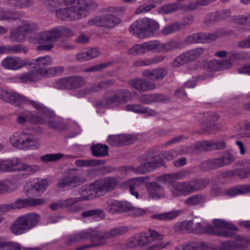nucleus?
<instances>
[{"label":"nucleus","mask_w":250,"mask_h":250,"mask_svg":"<svg viewBox=\"0 0 250 250\" xmlns=\"http://www.w3.org/2000/svg\"><path fill=\"white\" fill-rule=\"evenodd\" d=\"M70 7L61 8L56 11L57 17L62 21H73L85 17L90 8V3L86 0H69Z\"/></svg>","instance_id":"1"},{"label":"nucleus","mask_w":250,"mask_h":250,"mask_svg":"<svg viewBox=\"0 0 250 250\" xmlns=\"http://www.w3.org/2000/svg\"><path fill=\"white\" fill-rule=\"evenodd\" d=\"M62 35L71 37L74 35V33L68 28L59 26L38 33L36 38L41 45L37 47V49L39 51L50 50L54 46V43Z\"/></svg>","instance_id":"2"},{"label":"nucleus","mask_w":250,"mask_h":250,"mask_svg":"<svg viewBox=\"0 0 250 250\" xmlns=\"http://www.w3.org/2000/svg\"><path fill=\"white\" fill-rule=\"evenodd\" d=\"M0 98L18 107H20L23 104H30L37 109L39 114L44 117L54 118L55 117L54 112L49 110L42 104L36 101L30 100L28 98L17 93H10L2 90L0 94Z\"/></svg>","instance_id":"3"},{"label":"nucleus","mask_w":250,"mask_h":250,"mask_svg":"<svg viewBox=\"0 0 250 250\" xmlns=\"http://www.w3.org/2000/svg\"><path fill=\"white\" fill-rule=\"evenodd\" d=\"M209 181L206 178H195L186 182H176L170 187L173 196L187 195L205 188Z\"/></svg>","instance_id":"4"},{"label":"nucleus","mask_w":250,"mask_h":250,"mask_svg":"<svg viewBox=\"0 0 250 250\" xmlns=\"http://www.w3.org/2000/svg\"><path fill=\"white\" fill-rule=\"evenodd\" d=\"M11 144L15 147L22 150L37 149L40 147L39 139L31 134L24 132H16L9 138Z\"/></svg>","instance_id":"5"},{"label":"nucleus","mask_w":250,"mask_h":250,"mask_svg":"<svg viewBox=\"0 0 250 250\" xmlns=\"http://www.w3.org/2000/svg\"><path fill=\"white\" fill-rule=\"evenodd\" d=\"M118 184V180L114 177H107L96 180L91 183L88 188H85L87 194L94 192L98 195L104 194L113 191Z\"/></svg>","instance_id":"6"},{"label":"nucleus","mask_w":250,"mask_h":250,"mask_svg":"<svg viewBox=\"0 0 250 250\" xmlns=\"http://www.w3.org/2000/svg\"><path fill=\"white\" fill-rule=\"evenodd\" d=\"M213 224V226L208 225L203 223V229L204 230L203 231V234L206 233L210 234H215L223 237H229L231 236L232 234L231 231L225 229L219 230L218 229L221 228L233 231H237L238 230L236 226L223 220H214Z\"/></svg>","instance_id":"7"},{"label":"nucleus","mask_w":250,"mask_h":250,"mask_svg":"<svg viewBox=\"0 0 250 250\" xmlns=\"http://www.w3.org/2000/svg\"><path fill=\"white\" fill-rule=\"evenodd\" d=\"M76 168L70 169L66 171L59 180L58 186L60 188H76L84 183V178L76 174Z\"/></svg>","instance_id":"8"},{"label":"nucleus","mask_w":250,"mask_h":250,"mask_svg":"<svg viewBox=\"0 0 250 250\" xmlns=\"http://www.w3.org/2000/svg\"><path fill=\"white\" fill-rule=\"evenodd\" d=\"M84 79L79 76H72L59 79L56 83V87L61 89L73 90L85 85Z\"/></svg>","instance_id":"9"},{"label":"nucleus","mask_w":250,"mask_h":250,"mask_svg":"<svg viewBox=\"0 0 250 250\" xmlns=\"http://www.w3.org/2000/svg\"><path fill=\"white\" fill-rule=\"evenodd\" d=\"M174 230L178 233H191L195 234H202L203 223L197 222L194 220L184 221L174 226Z\"/></svg>","instance_id":"10"},{"label":"nucleus","mask_w":250,"mask_h":250,"mask_svg":"<svg viewBox=\"0 0 250 250\" xmlns=\"http://www.w3.org/2000/svg\"><path fill=\"white\" fill-rule=\"evenodd\" d=\"M120 22V19L112 14H104L89 19L88 24L89 25L113 28Z\"/></svg>","instance_id":"11"},{"label":"nucleus","mask_w":250,"mask_h":250,"mask_svg":"<svg viewBox=\"0 0 250 250\" xmlns=\"http://www.w3.org/2000/svg\"><path fill=\"white\" fill-rule=\"evenodd\" d=\"M238 54L229 55L228 59L219 60H211L207 62L205 65V68L208 71L213 72L221 71L229 68L232 65V62L238 58Z\"/></svg>","instance_id":"12"},{"label":"nucleus","mask_w":250,"mask_h":250,"mask_svg":"<svg viewBox=\"0 0 250 250\" xmlns=\"http://www.w3.org/2000/svg\"><path fill=\"white\" fill-rule=\"evenodd\" d=\"M131 93L126 89H116L114 91L113 96L106 97V104L108 107L118 106L121 103H126L131 99Z\"/></svg>","instance_id":"13"},{"label":"nucleus","mask_w":250,"mask_h":250,"mask_svg":"<svg viewBox=\"0 0 250 250\" xmlns=\"http://www.w3.org/2000/svg\"><path fill=\"white\" fill-rule=\"evenodd\" d=\"M96 236L95 229H90L82 230L77 233L67 236L65 240V245L70 246L76 244H78L89 238H94Z\"/></svg>","instance_id":"14"},{"label":"nucleus","mask_w":250,"mask_h":250,"mask_svg":"<svg viewBox=\"0 0 250 250\" xmlns=\"http://www.w3.org/2000/svg\"><path fill=\"white\" fill-rule=\"evenodd\" d=\"M127 231L128 228L125 226H120L113 228L109 231L103 232L95 229L96 232V236H95L98 237V239H100V242L97 245H104L105 244V240L124 235Z\"/></svg>","instance_id":"15"},{"label":"nucleus","mask_w":250,"mask_h":250,"mask_svg":"<svg viewBox=\"0 0 250 250\" xmlns=\"http://www.w3.org/2000/svg\"><path fill=\"white\" fill-rule=\"evenodd\" d=\"M137 138L130 134L111 135L107 138L108 143L113 146L121 147L134 143Z\"/></svg>","instance_id":"16"},{"label":"nucleus","mask_w":250,"mask_h":250,"mask_svg":"<svg viewBox=\"0 0 250 250\" xmlns=\"http://www.w3.org/2000/svg\"><path fill=\"white\" fill-rule=\"evenodd\" d=\"M218 38L216 33H198L187 37L185 40L187 44L210 42Z\"/></svg>","instance_id":"17"},{"label":"nucleus","mask_w":250,"mask_h":250,"mask_svg":"<svg viewBox=\"0 0 250 250\" xmlns=\"http://www.w3.org/2000/svg\"><path fill=\"white\" fill-rule=\"evenodd\" d=\"M45 200L42 198H29L24 199H18L11 203L13 209H21L28 207H34L43 205Z\"/></svg>","instance_id":"18"},{"label":"nucleus","mask_w":250,"mask_h":250,"mask_svg":"<svg viewBox=\"0 0 250 250\" xmlns=\"http://www.w3.org/2000/svg\"><path fill=\"white\" fill-rule=\"evenodd\" d=\"M32 64L29 63L28 61L23 60L21 58L12 57L6 58L1 62L2 65L4 68L11 70L19 69L27 65L32 66Z\"/></svg>","instance_id":"19"},{"label":"nucleus","mask_w":250,"mask_h":250,"mask_svg":"<svg viewBox=\"0 0 250 250\" xmlns=\"http://www.w3.org/2000/svg\"><path fill=\"white\" fill-rule=\"evenodd\" d=\"M183 46V43L178 41L171 40L163 43L158 41L157 53H167L182 48Z\"/></svg>","instance_id":"20"},{"label":"nucleus","mask_w":250,"mask_h":250,"mask_svg":"<svg viewBox=\"0 0 250 250\" xmlns=\"http://www.w3.org/2000/svg\"><path fill=\"white\" fill-rule=\"evenodd\" d=\"M167 74V70L163 67H158L152 70H145L143 75L149 78L153 82L162 80Z\"/></svg>","instance_id":"21"},{"label":"nucleus","mask_w":250,"mask_h":250,"mask_svg":"<svg viewBox=\"0 0 250 250\" xmlns=\"http://www.w3.org/2000/svg\"><path fill=\"white\" fill-rule=\"evenodd\" d=\"M144 36L150 37L157 33L159 29V24L155 21L149 18L143 19Z\"/></svg>","instance_id":"22"},{"label":"nucleus","mask_w":250,"mask_h":250,"mask_svg":"<svg viewBox=\"0 0 250 250\" xmlns=\"http://www.w3.org/2000/svg\"><path fill=\"white\" fill-rule=\"evenodd\" d=\"M85 187H83L81 197L76 198L70 197L64 200H62L63 208H67V209L69 207H71V206L75 205L80 201L88 200L93 199L95 197V195L92 193L87 194L85 190Z\"/></svg>","instance_id":"23"},{"label":"nucleus","mask_w":250,"mask_h":250,"mask_svg":"<svg viewBox=\"0 0 250 250\" xmlns=\"http://www.w3.org/2000/svg\"><path fill=\"white\" fill-rule=\"evenodd\" d=\"M146 188L150 198L158 199L165 196L163 188L155 182L147 183Z\"/></svg>","instance_id":"24"},{"label":"nucleus","mask_w":250,"mask_h":250,"mask_svg":"<svg viewBox=\"0 0 250 250\" xmlns=\"http://www.w3.org/2000/svg\"><path fill=\"white\" fill-rule=\"evenodd\" d=\"M167 98L162 94H143L140 96L139 98V101L143 104H150L153 103H158L164 102Z\"/></svg>","instance_id":"25"},{"label":"nucleus","mask_w":250,"mask_h":250,"mask_svg":"<svg viewBox=\"0 0 250 250\" xmlns=\"http://www.w3.org/2000/svg\"><path fill=\"white\" fill-rule=\"evenodd\" d=\"M234 160L235 157L230 155L211 159L212 168L214 169L223 167L232 163Z\"/></svg>","instance_id":"26"},{"label":"nucleus","mask_w":250,"mask_h":250,"mask_svg":"<svg viewBox=\"0 0 250 250\" xmlns=\"http://www.w3.org/2000/svg\"><path fill=\"white\" fill-rule=\"evenodd\" d=\"M29 230L35 227L40 221V216L35 213H30L20 216Z\"/></svg>","instance_id":"27"},{"label":"nucleus","mask_w":250,"mask_h":250,"mask_svg":"<svg viewBox=\"0 0 250 250\" xmlns=\"http://www.w3.org/2000/svg\"><path fill=\"white\" fill-rule=\"evenodd\" d=\"M186 171H181L170 174L162 175L158 178V180L161 182H165L172 185L177 180L183 178L186 175Z\"/></svg>","instance_id":"28"},{"label":"nucleus","mask_w":250,"mask_h":250,"mask_svg":"<svg viewBox=\"0 0 250 250\" xmlns=\"http://www.w3.org/2000/svg\"><path fill=\"white\" fill-rule=\"evenodd\" d=\"M176 250H207L208 246L203 242H192L187 244L180 245L176 247Z\"/></svg>","instance_id":"29"},{"label":"nucleus","mask_w":250,"mask_h":250,"mask_svg":"<svg viewBox=\"0 0 250 250\" xmlns=\"http://www.w3.org/2000/svg\"><path fill=\"white\" fill-rule=\"evenodd\" d=\"M39 71V69L29 71L20 76L19 79L23 83L36 82L41 79V75H40Z\"/></svg>","instance_id":"30"},{"label":"nucleus","mask_w":250,"mask_h":250,"mask_svg":"<svg viewBox=\"0 0 250 250\" xmlns=\"http://www.w3.org/2000/svg\"><path fill=\"white\" fill-rule=\"evenodd\" d=\"M10 230L15 235H20L29 230L20 216L11 225Z\"/></svg>","instance_id":"31"},{"label":"nucleus","mask_w":250,"mask_h":250,"mask_svg":"<svg viewBox=\"0 0 250 250\" xmlns=\"http://www.w3.org/2000/svg\"><path fill=\"white\" fill-rule=\"evenodd\" d=\"M145 179V177L136 178L128 180L125 183L126 187L129 188L130 193L134 195L136 198L139 197V195L138 192L135 190V188L143 184Z\"/></svg>","instance_id":"32"},{"label":"nucleus","mask_w":250,"mask_h":250,"mask_svg":"<svg viewBox=\"0 0 250 250\" xmlns=\"http://www.w3.org/2000/svg\"><path fill=\"white\" fill-rule=\"evenodd\" d=\"M250 192V185H240L226 191V193L229 196H234L239 194H244Z\"/></svg>","instance_id":"33"},{"label":"nucleus","mask_w":250,"mask_h":250,"mask_svg":"<svg viewBox=\"0 0 250 250\" xmlns=\"http://www.w3.org/2000/svg\"><path fill=\"white\" fill-rule=\"evenodd\" d=\"M92 155L96 157H103L108 155V147L105 145L97 144L90 146Z\"/></svg>","instance_id":"34"},{"label":"nucleus","mask_w":250,"mask_h":250,"mask_svg":"<svg viewBox=\"0 0 250 250\" xmlns=\"http://www.w3.org/2000/svg\"><path fill=\"white\" fill-rule=\"evenodd\" d=\"M180 210H173L160 214H152L150 218L159 221H168L174 219L180 214Z\"/></svg>","instance_id":"35"},{"label":"nucleus","mask_w":250,"mask_h":250,"mask_svg":"<svg viewBox=\"0 0 250 250\" xmlns=\"http://www.w3.org/2000/svg\"><path fill=\"white\" fill-rule=\"evenodd\" d=\"M206 196L203 194H198L191 195L185 201V205L188 207L195 206L203 204L206 201Z\"/></svg>","instance_id":"36"},{"label":"nucleus","mask_w":250,"mask_h":250,"mask_svg":"<svg viewBox=\"0 0 250 250\" xmlns=\"http://www.w3.org/2000/svg\"><path fill=\"white\" fill-rule=\"evenodd\" d=\"M225 147V143L223 142H215L213 144H209L207 142L197 143L195 148L201 150H208L211 148L215 149H222Z\"/></svg>","instance_id":"37"},{"label":"nucleus","mask_w":250,"mask_h":250,"mask_svg":"<svg viewBox=\"0 0 250 250\" xmlns=\"http://www.w3.org/2000/svg\"><path fill=\"white\" fill-rule=\"evenodd\" d=\"M52 62L51 57L46 55L43 57H41L36 59L34 62H30L29 63H33L32 67H37V69H46V66L51 65Z\"/></svg>","instance_id":"38"},{"label":"nucleus","mask_w":250,"mask_h":250,"mask_svg":"<svg viewBox=\"0 0 250 250\" xmlns=\"http://www.w3.org/2000/svg\"><path fill=\"white\" fill-rule=\"evenodd\" d=\"M143 19L134 22L129 27V30L131 33L136 35L138 38L144 37Z\"/></svg>","instance_id":"39"},{"label":"nucleus","mask_w":250,"mask_h":250,"mask_svg":"<svg viewBox=\"0 0 250 250\" xmlns=\"http://www.w3.org/2000/svg\"><path fill=\"white\" fill-rule=\"evenodd\" d=\"M104 160L87 159V160H77L75 161V165L79 167H95L99 165H103L105 163Z\"/></svg>","instance_id":"40"},{"label":"nucleus","mask_w":250,"mask_h":250,"mask_svg":"<svg viewBox=\"0 0 250 250\" xmlns=\"http://www.w3.org/2000/svg\"><path fill=\"white\" fill-rule=\"evenodd\" d=\"M181 9L180 5L176 3H169L161 6L158 12L161 14H168Z\"/></svg>","instance_id":"41"},{"label":"nucleus","mask_w":250,"mask_h":250,"mask_svg":"<svg viewBox=\"0 0 250 250\" xmlns=\"http://www.w3.org/2000/svg\"><path fill=\"white\" fill-rule=\"evenodd\" d=\"M26 34L20 26L10 31L9 38L13 41L22 42L24 40Z\"/></svg>","instance_id":"42"},{"label":"nucleus","mask_w":250,"mask_h":250,"mask_svg":"<svg viewBox=\"0 0 250 250\" xmlns=\"http://www.w3.org/2000/svg\"><path fill=\"white\" fill-rule=\"evenodd\" d=\"M20 26L26 35L38 29V26L36 23L29 21H23Z\"/></svg>","instance_id":"43"},{"label":"nucleus","mask_w":250,"mask_h":250,"mask_svg":"<svg viewBox=\"0 0 250 250\" xmlns=\"http://www.w3.org/2000/svg\"><path fill=\"white\" fill-rule=\"evenodd\" d=\"M204 52L203 48H197L185 52L188 61H193L201 56Z\"/></svg>","instance_id":"44"},{"label":"nucleus","mask_w":250,"mask_h":250,"mask_svg":"<svg viewBox=\"0 0 250 250\" xmlns=\"http://www.w3.org/2000/svg\"><path fill=\"white\" fill-rule=\"evenodd\" d=\"M2 21H16L20 18L21 15L17 12L2 9Z\"/></svg>","instance_id":"45"},{"label":"nucleus","mask_w":250,"mask_h":250,"mask_svg":"<svg viewBox=\"0 0 250 250\" xmlns=\"http://www.w3.org/2000/svg\"><path fill=\"white\" fill-rule=\"evenodd\" d=\"M152 162L146 160V162L139 166V174H143L147 172L152 171L157 168L155 165H153Z\"/></svg>","instance_id":"46"},{"label":"nucleus","mask_w":250,"mask_h":250,"mask_svg":"<svg viewBox=\"0 0 250 250\" xmlns=\"http://www.w3.org/2000/svg\"><path fill=\"white\" fill-rule=\"evenodd\" d=\"M181 23L178 22H176L172 24L167 25L162 30L161 33L164 35H167L170 33L177 32L181 30Z\"/></svg>","instance_id":"47"},{"label":"nucleus","mask_w":250,"mask_h":250,"mask_svg":"<svg viewBox=\"0 0 250 250\" xmlns=\"http://www.w3.org/2000/svg\"><path fill=\"white\" fill-rule=\"evenodd\" d=\"M133 210L136 214L143 215L145 214V211L142 209L133 208L131 204L120 202V212H126Z\"/></svg>","instance_id":"48"},{"label":"nucleus","mask_w":250,"mask_h":250,"mask_svg":"<svg viewBox=\"0 0 250 250\" xmlns=\"http://www.w3.org/2000/svg\"><path fill=\"white\" fill-rule=\"evenodd\" d=\"M7 46V53H21L24 54L28 52V48L25 46L18 44L13 46L8 45Z\"/></svg>","instance_id":"49"},{"label":"nucleus","mask_w":250,"mask_h":250,"mask_svg":"<svg viewBox=\"0 0 250 250\" xmlns=\"http://www.w3.org/2000/svg\"><path fill=\"white\" fill-rule=\"evenodd\" d=\"M0 248H6V250H21V245L16 242H3L0 237Z\"/></svg>","instance_id":"50"},{"label":"nucleus","mask_w":250,"mask_h":250,"mask_svg":"<svg viewBox=\"0 0 250 250\" xmlns=\"http://www.w3.org/2000/svg\"><path fill=\"white\" fill-rule=\"evenodd\" d=\"M108 207L107 210L111 214L120 212V202L116 200H110L107 202Z\"/></svg>","instance_id":"51"},{"label":"nucleus","mask_w":250,"mask_h":250,"mask_svg":"<svg viewBox=\"0 0 250 250\" xmlns=\"http://www.w3.org/2000/svg\"><path fill=\"white\" fill-rule=\"evenodd\" d=\"M47 125L49 128L57 130L62 131L67 128L66 125L62 121H49L47 122Z\"/></svg>","instance_id":"52"},{"label":"nucleus","mask_w":250,"mask_h":250,"mask_svg":"<svg viewBox=\"0 0 250 250\" xmlns=\"http://www.w3.org/2000/svg\"><path fill=\"white\" fill-rule=\"evenodd\" d=\"M205 6L202 0L191 1L187 6H181V9L185 11H192L198 7Z\"/></svg>","instance_id":"53"},{"label":"nucleus","mask_w":250,"mask_h":250,"mask_svg":"<svg viewBox=\"0 0 250 250\" xmlns=\"http://www.w3.org/2000/svg\"><path fill=\"white\" fill-rule=\"evenodd\" d=\"M47 185L48 182L46 179L38 180L32 186V189L38 192L42 193Z\"/></svg>","instance_id":"54"},{"label":"nucleus","mask_w":250,"mask_h":250,"mask_svg":"<svg viewBox=\"0 0 250 250\" xmlns=\"http://www.w3.org/2000/svg\"><path fill=\"white\" fill-rule=\"evenodd\" d=\"M188 62L186 53L185 52L175 58L172 62V65L174 68H177Z\"/></svg>","instance_id":"55"},{"label":"nucleus","mask_w":250,"mask_h":250,"mask_svg":"<svg viewBox=\"0 0 250 250\" xmlns=\"http://www.w3.org/2000/svg\"><path fill=\"white\" fill-rule=\"evenodd\" d=\"M40 169V167L35 165H28L26 164L22 163L20 165L19 170L25 171L30 174L34 173Z\"/></svg>","instance_id":"56"},{"label":"nucleus","mask_w":250,"mask_h":250,"mask_svg":"<svg viewBox=\"0 0 250 250\" xmlns=\"http://www.w3.org/2000/svg\"><path fill=\"white\" fill-rule=\"evenodd\" d=\"M128 54L133 55L143 54L146 53L143 43L142 44H136L128 50Z\"/></svg>","instance_id":"57"},{"label":"nucleus","mask_w":250,"mask_h":250,"mask_svg":"<svg viewBox=\"0 0 250 250\" xmlns=\"http://www.w3.org/2000/svg\"><path fill=\"white\" fill-rule=\"evenodd\" d=\"M63 155L62 153L48 154L41 157V160L44 162L56 161L62 158Z\"/></svg>","instance_id":"58"},{"label":"nucleus","mask_w":250,"mask_h":250,"mask_svg":"<svg viewBox=\"0 0 250 250\" xmlns=\"http://www.w3.org/2000/svg\"><path fill=\"white\" fill-rule=\"evenodd\" d=\"M128 84L135 89L144 92V79H133L129 81Z\"/></svg>","instance_id":"59"},{"label":"nucleus","mask_w":250,"mask_h":250,"mask_svg":"<svg viewBox=\"0 0 250 250\" xmlns=\"http://www.w3.org/2000/svg\"><path fill=\"white\" fill-rule=\"evenodd\" d=\"M146 52L154 51L157 52L158 40H152L143 43Z\"/></svg>","instance_id":"60"},{"label":"nucleus","mask_w":250,"mask_h":250,"mask_svg":"<svg viewBox=\"0 0 250 250\" xmlns=\"http://www.w3.org/2000/svg\"><path fill=\"white\" fill-rule=\"evenodd\" d=\"M12 3L15 7L20 8H27L31 6L34 3L33 0H12Z\"/></svg>","instance_id":"61"},{"label":"nucleus","mask_w":250,"mask_h":250,"mask_svg":"<svg viewBox=\"0 0 250 250\" xmlns=\"http://www.w3.org/2000/svg\"><path fill=\"white\" fill-rule=\"evenodd\" d=\"M233 174L240 178H245L250 175V168H237L234 170Z\"/></svg>","instance_id":"62"},{"label":"nucleus","mask_w":250,"mask_h":250,"mask_svg":"<svg viewBox=\"0 0 250 250\" xmlns=\"http://www.w3.org/2000/svg\"><path fill=\"white\" fill-rule=\"evenodd\" d=\"M137 243L139 246H144L151 242L148 235L146 233H141L137 238Z\"/></svg>","instance_id":"63"},{"label":"nucleus","mask_w":250,"mask_h":250,"mask_svg":"<svg viewBox=\"0 0 250 250\" xmlns=\"http://www.w3.org/2000/svg\"><path fill=\"white\" fill-rule=\"evenodd\" d=\"M233 249L246 247V240L241 236H238L232 243Z\"/></svg>","instance_id":"64"}]
</instances>
